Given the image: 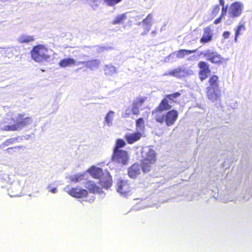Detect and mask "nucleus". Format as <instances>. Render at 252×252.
<instances>
[{
    "instance_id": "f257e3e1",
    "label": "nucleus",
    "mask_w": 252,
    "mask_h": 252,
    "mask_svg": "<svg viewBox=\"0 0 252 252\" xmlns=\"http://www.w3.org/2000/svg\"><path fill=\"white\" fill-rule=\"evenodd\" d=\"M8 116L11 117V120L14 124L12 125H5L7 122L4 121V123H1L0 125V129L4 131H19L24 127L30 125L33 119L32 117H25L24 114H15L13 112H10Z\"/></svg>"
},
{
    "instance_id": "f03ea898",
    "label": "nucleus",
    "mask_w": 252,
    "mask_h": 252,
    "mask_svg": "<svg viewBox=\"0 0 252 252\" xmlns=\"http://www.w3.org/2000/svg\"><path fill=\"white\" fill-rule=\"evenodd\" d=\"M91 176L96 179H99L100 185L102 187L108 189L112 185V178L107 172L103 173L101 168L92 166L88 170Z\"/></svg>"
},
{
    "instance_id": "7ed1b4c3",
    "label": "nucleus",
    "mask_w": 252,
    "mask_h": 252,
    "mask_svg": "<svg viewBox=\"0 0 252 252\" xmlns=\"http://www.w3.org/2000/svg\"><path fill=\"white\" fill-rule=\"evenodd\" d=\"M209 83V86L207 88V97L211 101L215 102L220 99L221 95L218 77L213 75L210 78Z\"/></svg>"
},
{
    "instance_id": "20e7f679",
    "label": "nucleus",
    "mask_w": 252,
    "mask_h": 252,
    "mask_svg": "<svg viewBox=\"0 0 252 252\" xmlns=\"http://www.w3.org/2000/svg\"><path fill=\"white\" fill-rule=\"evenodd\" d=\"M143 163V172H149L153 164L156 161V154L155 151L150 147H145L141 152Z\"/></svg>"
},
{
    "instance_id": "39448f33",
    "label": "nucleus",
    "mask_w": 252,
    "mask_h": 252,
    "mask_svg": "<svg viewBox=\"0 0 252 252\" xmlns=\"http://www.w3.org/2000/svg\"><path fill=\"white\" fill-rule=\"evenodd\" d=\"M31 56L34 61L38 63L49 61L50 59L48 49L42 45L33 47L31 51Z\"/></svg>"
},
{
    "instance_id": "423d86ee",
    "label": "nucleus",
    "mask_w": 252,
    "mask_h": 252,
    "mask_svg": "<svg viewBox=\"0 0 252 252\" xmlns=\"http://www.w3.org/2000/svg\"><path fill=\"white\" fill-rule=\"evenodd\" d=\"M178 116V113L175 110H172L166 113L165 115H157L155 119L157 122L162 124L165 122L168 126L173 125L177 120Z\"/></svg>"
},
{
    "instance_id": "0eeeda50",
    "label": "nucleus",
    "mask_w": 252,
    "mask_h": 252,
    "mask_svg": "<svg viewBox=\"0 0 252 252\" xmlns=\"http://www.w3.org/2000/svg\"><path fill=\"white\" fill-rule=\"evenodd\" d=\"M129 156L126 151L113 149L111 160L114 163L126 165L129 160Z\"/></svg>"
},
{
    "instance_id": "6e6552de",
    "label": "nucleus",
    "mask_w": 252,
    "mask_h": 252,
    "mask_svg": "<svg viewBox=\"0 0 252 252\" xmlns=\"http://www.w3.org/2000/svg\"><path fill=\"white\" fill-rule=\"evenodd\" d=\"M244 4L241 1H235L230 5L228 9V14L231 18L240 17L244 9Z\"/></svg>"
},
{
    "instance_id": "1a4fd4ad",
    "label": "nucleus",
    "mask_w": 252,
    "mask_h": 252,
    "mask_svg": "<svg viewBox=\"0 0 252 252\" xmlns=\"http://www.w3.org/2000/svg\"><path fill=\"white\" fill-rule=\"evenodd\" d=\"M200 54L203 55L207 60L213 63L220 64L222 63V61L223 60L217 52L211 49L204 51Z\"/></svg>"
},
{
    "instance_id": "9d476101",
    "label": "nucleus",
    "mask_w": 252,
    "mask_h": 252,
    "mask_svg": "<svg viewBox=\"0 0 252 252\" xmlns=\"http://www.w3.org/2000/svg\"><path fill=\"white\" fill-rule=\"evenodd\" d=\"M193 71L189 68L182 67L175 69L168 73H165L163 76L171 75L178 78L185 77L193 74Z\"/></svg>"
},
{
    "instance_id": "9b49d317",
    "label": "nucleus",
    "mask_w": 252,
    "mask_h": 252,
    "mask_svg": "<svg viewBox=\"0 0 252 252\" xmlns=\"http://www.w3.org/2000/svg\"><path fill=\"white\" fill-rule=\"evenodd\" d=\"M153 14L150 13L142 22L138 23L139 25L142 24L144 30V32L141 34V35L147 34L149 32L153 24Z\"/></svg>"
},
{
    "instance_id": "f8f14e48",
    "label": "nucleus",
    "mask_w": 252,
    "mask_h": 252,
    "mask_svg": "<svg viewBox=\"0 0 252 252\" xmlns=\"http://www.w3.org/2000/svg\"><path fill=\"white\" fill-rule=\"evenodd\" d=\"M172 102L170 101L166 97L162 100L159 106L152 112V114L155 116L158 114V112H161L165 110L171 109Z\"/></svg>"
},
{
    "instance_id": "ddd939ff",
    "label": "nucleus",
    "mask_w": 252,
    "mask_h": 252,
    "mask_svg": "<svg viewBox=\"0 0 252 252\" xmlns=\"http://www.w3.org/2000/svg\"><path fill=\"white\" fill-rule=\"evenodd\" d=\"M142 170L143 163L141 165L135 163L128 169V175L130 178L135 179L141 173Z\"/></svg>"
},
{
    "instance_id": "4468645a",
    "label": "nucleus",
    "mask_w": 252,
    "mask_h": 252,
    "mask_svg": "<svg viewBox=\"0 0 252 252\" xmlns=\"http://www.w3.org/2000/svg\"><path fill=\"white\" fill-rule=\"evenodd\" d=\"M213 31L210 27H206L203 29V32L200 42L205 44L212 41L213 37Z\"/></svg>"
},
{
    "instance_id": "2eb2a0df",
    "label": "nucleus",
    "mask_w": 252,
    "mask_h": 252,
    "mask_svg": "<svg viewBox=\"0 0 252 252\" xmlns=\"http://www.w3.org/2000/svg\"><path fill=\"white\" fill-rule=\"evenodd\" d=\"M22 189V186L19 181L14 182L8 189V194L11 197H16L19 195Z\"/></svg>"
},
{
    "instance_id": "dca6fc26",
    "label": "nucleus",
    "mask_w": 252,
    "mask_h": 252,
    "mask_svg": "<svg viewBox=\"0 0 252 252\" xmlns=\"http://www.w3.org/2000/svg\"><path fill=\"white\" fill-rule=\"evenodd\" d=\"M117 191L120 194L126 196L130 191L129 187L126 181L121 180L117 183Z\"/></svg>"
},
{
    "instance_id": "f3484780",
    "label": "nucleus",
    "mask_w": 252,
    "mask_h": 252,
    "mask_svg": "<svg viewBox=\"0 0 252 252\" xmlns=\"http://www.w3.org/2000/svg\"><path fill=\"white\" fill-rule=\"evenodd\" d=\"M68 193L74 197L82 198L87 196L88 192L86 189L80 188H76L70 190Z\"/></svg>"
},
{
    "instance_id": "a211bd4d",
    "label": "nucleus",
    "mask_w": 252,
    "mask_h": 252,
    "mask_svg": "<svg viewBox=\"0 0 252 252\" xmlns=\"http://www.w3.org/2000/svg\"><path fill=\"white\" fill-rule=\"evenodd\" d=\"M144 101V98H137L134 101L131 108V111L133 114L138 115L139 113V108L141 107Z\"/></svg>"
},
{
    "instance_id": "6ab92c4d",
    "label": "nucleus",
    "mask_w": 252,
    "mask_h": 252,
    "mask_svg": "<svg viewBox=\"0 0 252 252\" xmlns=\"http://www.w3.org/2000/svg\"><path fill=\"white\" fill-rule=\"evenodd\" d=\"M196 52V50H185V49H181L179 50L178 51H177L176 52H174L173 54H170L168 56V58H170L172 57L173 56L176 55L177 58H183L185 56L188 55L189 54L193 53Z\"/></svg>"
},
{
    "instance_id": "aec40b11",
    "label": "nucleus",
    "mask_w": 252,
    "mask_h": 252,
    "mask_svg": "<svg viewBox=\"0 0 252 252\" xmlns=\"http://www.w3.org/2000/svg\"><path fill=\"white\" fill-rule=\"evenodd\" d=\"M85 187L93 193H99L102 190V188L96 186L92 181H87L85 183Z\"/></svg>"
},
{
    "instance_id": "412c9836",
    "label": "nucleus",
    "mask_w": 252,
    "mask_h": 252,
    "mask_svg": "<svg viewBox=\"0 0 252 252\" xmlns=\"http://www.w3.org/2000/svg\"><path fill=\"white\" fill-rule=\"evenodd\" d=\"M76 63V60L73 58H64L60 61L59 65L63 68L74 65Z\"/></svg>"
},
{
    "instance_id": "4be33fe9",
    "label": "nucleus",
    "mask_w": 252,
    "mask_h": 252,
    "mask_svg": "<svg viewBox=\"0 0 252 252\" xmlns=\"http://www.w3.org/2000/svg\"><path fill=\"white\" fill-rule=\"evenodd\" d=\"M127 18V13H125L117 15L112 21L113 25L122 24Z\"/></svg>"
},
{
    "instance_id": "5701e85b",
    "label": "nucleus",
    "mask_w": 252,
    "mask_h": 252,
    "mask_svg": "<svg viewBox=\"0 0 252 252\" xmlns=\"http://www.w3.org/2000/svg\"><path fill=\"white\" fill-rule=\"evenodd\" d=\"M141 136L140 132H137L134 133H131L126 136V139L127 142L129 144H132L135 141L139 140Z\"/></svg>"
},
{
    "instance_id": "b1692460",
    "label": "nucleus",
    "mask_w": 252,
    "mask_h": 252,
    "mask_svg": "<svg viewBox=\"0 0 252 252\" xmlns=\"http://www.w3.org/2000/svg\"><path fill=\"white\" fill-rule=\"evenodd\" d=\"M100 63V61L99 59H94L86 62V67L91 70L97 68Z\"/></svg>"
},
{
    "instance_id": "393cba45",
    "label": "nucleus",
    "mask_w": 252,
    "mask_h": 252,
    "mask_svg": "<svg viewBox=\"0 0 252 252\" xmlns=\"http://www.w3.org/2000/svg\"><path fill=\"white\" fill-rule=\"evenodd\" d=\"M104 73L106 75L112 76L117 73V68L112 64H106L104 66Z\"/></svg>"
},
{
    "instance_id": "a878e982",
    "label": "nucleus",
    "mask_w": 252,
    "mask_h": 252,
    "mask_svg": "<svg viewBox=\"0 0 252 252\" xmlns=\"http://www.w3.org/2000/svg\"><path fill=\"white\" fill-rule=\"evenodd\" d=\"M115 113L113 111H110L106 115L104 118V124H106L109 127L112 126L113 121Z\"/></svg>"
},
{
    "instance_id": "bb28decb",
    "label": "nucleus",
    "mask_w": 252,
    "mask_h": 252,
    "mask_svg": "<svg viewBox=\"0 0 252 252\" xmlns=\"http://www.w3.org/2000/svg\"><path fill=\"white\" fill-rule=\"evenodd\" d=\"M34 38L33 36L28 35H22L18 37V41L21 43H28L33 41Z\"/></svg>"
},
{
    "instance_id": "cd10ccee",
    "label": "nucleus",
    "mask_w": 252,
    "mask_h": 252,
    "mask_svg": "<svg viewBox=\"0 0 252 252\" xmlns=\"http://www.w3.org/2000/svg\"><path fill=\"white\" fill-rule=\"evenodd\" d=\"M246 30V27L244 24L239 25L235 29V35L234 40L235 42L237 41V38L238 36L242 34V32H244Z\"/></svg>"
},
{
    "instance_id": "c85d7f7f",
    "label": "nucleus",
    "mask_w": 252,
    "mask_h": 252,
    "mask_svg": "<svg viewBox=\"0 0 252 252\" xmlns=\"http://www.w3.org/2000/svg\"><path fill=\"white\" fill-rule=\"evenodd\" d=\"M19 139V137L12 138L7 139L0 145V147L3 149L5 146H8L11 144H14L15 142L18 141Z\"/></svg>"
},
{
    "instance_id": "c756f323",
    "label": "nucleus",
    "mask_w": 252,
    "mask_h": 252,
    "mask_svg": "<svg viewBox=\"0 0 252 252\" xmlns=\"http://www.w3.org/2000/svg\"><path fill=\"white\" fill-rule=\"evenodd\" d=\"M87 174L88 173L86 172L82 174L75 175L70 177V180L71 181L77 182L84 179Z\"/></svg>"
},
{
    "instance_id": "7c9ffc66",
    "label": "nucleus",
    "mask_w": 252,
    "mask_h": 252,
    "mask_svg": "<svg viewBox=\"0 0 252 252\" xmlns=\"http://www.w3.org/2000/svg\"><path fill=\"white\" fill-rule=\"evenodd\" d=\"M198 65L200 69V71L210 72L209 66L206 62L201 61L198 63Z\"/></svg>"
},
{
    "instance_id": "2f4dec72",
    "label": "nucleus",
    "mask_w": 252,
    "mask_h": 252,
    "mask_svg": "<svg viewBox=\"0 0 252 252\" xmlns=\"http://www.w3.org/2000/svg\"><path fill=\"white\" fill-rule=\"evenodd\" d=\"M122 0H103V3L108 6L114 7Z\"/></svg>"
},
{
    "instance_id": "473e14b6",
    "label": "nucleus",
    "mask_w": 252,
    "mask_h": 252,
    "mask_svg": "<svg viewBox=\"0 0 252 252\" xmlns=\"http://www.w3.org/2000/svg\"><path fill=\"white\" fill-rule=\"evenodd\" d=\"M22 148H23V150L25 149V147L21 146L8 148L5 150V152H6L7 153L13 154L14 153L18 152L19 150Z\"/></svg>"
},
{
    "instance_id": "72a5a7b5",
    "label": "nucleus",
    "mask_w": 252,
    "mask_h": 252,
    "mask_svg": "<svg viewBox=\"0 0 252 252\" xmlns=\"http://www.w3.org/2000/svg\"><path fill=\"white\" fill-rule=\"evenodd\" d=\"M144 120L140 118L136 120V125L137 130L141 131L144 127Z\"/></svg>"
},
{
    "instance_id": "f704fd0d",
    "label": "nucleus",
    "mask_w": 252,
    "mask_h": 252,
    "mask_svg": "<svg viewBox=\"0 0 252 252\" xmlns=\"http://www.w3.org/2000/svg\"><path fill=\"white\" fill-rule=\"evenodd\" d=\"M126 145L125 141L121 139L117 140L116 145L114 149L120 150V148L124 147Z\"/></svg>"
},
{
    "instance_id": "c9c22d12",
    "label": "nucleus",
    "mask_w": 252,
    "mask_h": 252,
    "mask_svg": "<svg viewBox=\"0 0 252 252\" xmlns=\"http://www.w3.org/2000/svg\"><path fill=\"white\" fill-rule=\"evenodd\" d=\"M181 94L178 93H175L174 94H168L166 96V97L170 101H174V99L179 97Z\"/></svg>"
},
{
    "instance_id": "e433bc0d",
    "label": "nucleus",
    "mask_w": 252,
    "mask_h": 252,
    "mask_svg": "<svg viewBox=\"0 0 252 252\" xmlns=\"http://www.w3.org/2000/svg\"><path fill=\"white\" fill-rule=\"evenodd\" d=\"M209 72L206 71H200L199 72V77L200 80L202 81L208 77V74Z\"/></svg>"
},
{
    "instance_id": "4c0bfd02",
    "label": "nucleus",
    "mask_w": 252,
    "mask_h": 252,
    "mask_svg": "<svg viewBox=\"0 0 252 252\" xmlns=\"http://www.w3.org/2000/svg\"><path fill=\"white\" fill-rule=\"evenodd\" d=\"M113 49V47L111 46L110 47H100V46H96V50L98 52H101L103 51L104 50H110Z\"/></svg>"
},
{
    "instance_id": "58836bf2",
    "label": "nucleus",
    "mask_w": 252,
    "mask_h": 252,
    "mask_svg": "<svg viewBox=\"0 0 252 252\" xmlns=\"http://www.w3.org/2000/svg\"><path fill=\"white\" fill-rule=\"evenodd\" d=\"M220 11V6L218 5H216L212 10V14L216 15Z\"/></svg>"
},
{
    "instance_id": "ea45409f",
    "label": "nucleus",
    "mask_w": 252,
    "mask_h": 252,
    "mask_svg": "<svg viewBox=\"0 0 252 252\" xmlns=\"http://www.w3.org/2000/svg\"><path fill=\"white\" fill-rule=\"evenodd\" d=\"M227 6L224 7V6L223 7H222V10H221V17H224L226 14V13H227Z\"/></svg>"
},
{
    "instance_id": "a19ab883",
    "label": "nucleus",
    "mask_w": 252,
    "mask_h": 252,
    "mask_svg": "<svg viewBox=\"0 0 252 252\" xmlns=\"http://www.w3.org/2000/svg\"><path fill=\"white\" fill-rule=\"evenodd\" d=\"M101 0H94V4L92 5V7L94 9H95L97 6L98 4V2L99 3L100 2Z\"/></svg>"
},
{
    "instance_id": "79ce46f5",
    "label": "nucleus",
    "mask_w": 252,
    "mask_h": 252,
    "mask_svg": "<svg viewBox=\"0 0 252 252\" xmlns=\"http://www.w3.org/2000/svg\"><path fill=\"white\" fill-rule=\"evenodd\" d=\"M230 35V32H224L222 34V36L224 39H227L229 38Z\"/></svg>"
},
{
    "instance_id": "37998d69",
    "label": "nucleus",
    "mask_w": 252,
    "mask_h": 252,
    "mask_svg": "<svg viewBox=\"0 0 252 252\" xmlns=\"http://www.w3.org/2000/svg\"><path fill=\"white\" fill-rule=\"evenodd\" d=\"M130 114V111L129 110H126L123 115L124 118H128Z\"/></svg>"
},
{
    "instance_id": "c03bdc74",
    "label": "nucleus",
    "mask_w": 252,
    "mask_h": 252,
    "mask_svg": "<svg viewBox=\"0 0 252 252\" xmlns=\"http://www.w3.org/2000/svg\"><path fill=\"white\" fill-rule=\"evenodd\" d=\"M222 18V17H221V16H220L219 18H217L214 21V24L216 25L219 24L221 22Z\"/></svg>"
},
{
    "instance_id": "a18cd8bd",
    "label": "nucleus",
    "mask_w": 252,
    "mask_h": 252,
    "mask_svg": "<svg viewBox=\"0 0 252 252\" xmlns=\"http://www.w3.org/2000/svg\"><path fill=\"white\" fill-rule=\"evenodd\" d=\"M80 64H85L86 65V62L84 61H76V63L75 65H78Z\"/></svg>"
},
{
    "instance_id": "49530a36",
    "label": "nucleus",
    "mask_w": 252,
    "mask_h": 252,
    "mask_svg": "<svg viewBox=\"0 0 252 252\" xmlns=\"http://www.w3.org/2000/svg\"><path fill=\"white\" fill-rule=\"evenodd\" d=\"M243 198L245 200H248L249 198L250 197L251 195L249 194L248 196H246L245 195V193L243 192Z\"/></svg>"
},
{
    "instance_id": "de8ad7c7",
    "label": "nucleus",
    "mask_w": 252,
    "mask_h": 252,
    "mask_svg": "<svg viewBox=\"0 0 252 252\" xmlns=\"http://www.w3.org/2000/svg\"><path fill=\"white\" fill-rule=\"evenodd\" d=\"M49 191L50 192H51L52 193H55L57 192V188H55L50 189Z\"/></svg>"
},
{
    "instance_id": "09e8293b",
    "label": "nucleus",
    "mask_w": 252,
    "mask_h": 252,
    "mask_svg": "<svg viewBox=\"0 0 252 252\" xmlns=\"http://www.w3.org/2000/svg\"><path fill=\"white\" fill-rule=\"evenodd\" d=\"M220 4L223 7L224 6V0H219Z\"/></svg>"
},
{
    "instance_id": "8fccbe9b",
    "label": "nucleus",
    "mask_w": 252,
    "mask_h": 252,
    "mask_svg": "<svg viewBox=\"0 0 252 252\" xmlns=\"http://www.w3.org/2000/svg\"><path fill=\"white\" fill-rule=\"evenodd\" d=\"M157 34V32L156 31H153L151 32V34H152V36H154L156 35Z\"/></svg>"
},
{
    "instance_id": "3c124183",
    "label": "nucleus",
    "mask_w": 252,
    "mask_h": 252,
    "mask_svg": "<svg viewBox=\"0 0 252 252\" xmlns=\"http://www.w3.org/2000/svg\"><path fill=\"white\" fill-rule=\"evenodd\" d=\"M236 107H237V103H235V104H234L233 106H232V108H235Z\"/></svg>"
},
{
    "instance_id": "603ef678",
    "label": "nucleus",
    "mask_w": 252,
    "mask_h": 252,
    "mask_svg": "<svg viewBox=\"0 0 252 252\" xmlns=\"http://www.w3.org/2000/svg\"><path fill=\"white\" fill-rule=\"evenodd\" d=\"M50 187H51V185H49L47 187V188H48V189H50Z\"/></svg>"
},
{
    "instance_id": "864d4df0",
    "label": "nucleus",
    "mask_w": 252,
    "mask_h": 252,
    "mask_svg": "<svg viewBox=\"0 0 252 252\" xmlns=\"http://www.w3.org/2000/svg\"><path fill=\"white\" fill-rule=\"evenodd\" d=\"M83 57H86V56L85 55H83Z\"/></svg>"
}]
</instances>
